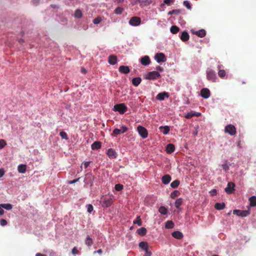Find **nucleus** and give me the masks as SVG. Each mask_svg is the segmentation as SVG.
<instances>
[{
  "label": "nucleus",
  "instance_id": "b1692460",
  "mask_svg": "<svg viewBox=\"0 0 256 256\" xmlns=\"http://www.w3.org/2000/svg\"><path fill=\"white\" fill-rule=\"evenodd\" d=\"M101 148V142H95L92 144V148L93 150H98Z\"/></svg>",
  "mask_w": 256,
  "mask_h": 256
},
{
  "label": "nucleus",
  "instance_id": "a19ab883",
  "mask_svg": "<svg viewBox=\"0 0 256 256\" xmlns=\"http://www.w3.org/2000/svg\"><path fill=\"white\" fill-rule=\"evenodd\" d=\"M180 194V192L177 190H175L173 192H172L170 194V197L172 198H175L178 196Z\"/></svg>",
  "mask_w": 256,
  "mask_h": 256
},
{
  "label": "nucleus",
  "instance_id": "a211bd4d",
  "mask_svg": "<svg viewBox=\"0 0 256 256\" xmlns=\"http://www.w3.org/2000/svg\"><path fill=\"white\" fill-rule=\"evenodd\" d=\"M162 182L164 184H168L171 180V176L169 174H166L162 177Z\"/></svg>",
  "mask_w": 256,
  "mask_h": 256
},
{
  "label": "nucleus",
  "instance_id": "c85d7f7f",
  "mask_svg": "<svg viewBox=\"0 0 256 256\" xmlns=\"http://www.w3.org/2000/svg\"><path fill=\"white\" fill-rule=\"evenodd\" d=\"M85 244L88 246H91L93 244V240L92 238L90 237V236H87Z\"/></svg>",
  "mask_w": 256,
  "mask_h": 256
},
{
  "label": "nucleus",
  "instance_id": "37998d69",
  "mask_svg": "<svg viewBox=\"0 0 256 256\" xmlns=\"http://www.w3.org/2000/svg\"><path fill=\"white\" fill-rule=\"evenodd\" d=\"M147 246H148V244L146 242H142L139 244V247L142 250L146 249Z\"/></svg>",
  "mask_w": 256,
  "mask_h": 256
},
{
  "label": "nucleus",
  "instance_id": "7c9ffc66",
  "mask_svg": "<svg viewBox=\"0 0 256 256\" xmlns=\"http://www.w3.org/2000/svg\"><path fill=\"white\" fill-rule=\"evenodd\" d=\"M170 30L172 34H176L179 32L180 28L176 26H172L170 28Z\"/></svg>",
  "mask_w": 256,
  "mask_h": 256
},
{
  "label": "nucleus",
  "instance_id": "f03ea898",
  "mask_svg": "<svg viewBox=\"0 0 256 256\" xmlns=\"http://www.w3.org/2000/svg\"><path fill=\"white\" fill-rule=\"evenodd\" d=\"M206 78L208 80L212 82H216L217 80V76L216 72L210 68H208L206 71Z\"/></svg>",
  "mask_w": 256,
  "mask_h": 256
},
{
  "label": "nucleus",
  "instance_id": "aec40b11",
  "mask_svg": "<svg viewBox=\"0 0 256 256\" xmlns=\"http://www.w3.org/2000/svg\"><path fill=\"white\" fill-rule=\"evenodd\" d=\"M180 39L183 42H186L188 40L190 36L188 32L184 31L180 36Z\"/></svg>",
  "mask_w": 256,
  "mask_h": 256
},
{
  "label": "nucleus",
  "instance_id": "f8f14e48",
  "mask_svg": "<svg viewBox=\"0 0 256 256\" xmlns=\"http://www.w3.org/2000/svg\"><path fill=\"white\" fill-rule=\"evenodd\" d=\"M106 154L109 158L111 159L116 158L117 156V154L116 152L112 148L108 149Z\"/></svg>",
  "mask_w": 256,
  "mask_h": 256
},
{
  "label": "nucleus",
  "instance_id": "c756f323",
  "mask_svg": "<svg viewBox=\"0 0 256 256\" xmlns=\"http://www.w3.org/2000/svg\"><path fill=\"white\" fill-rule=\"evenodd\" d=\"M225 208L224 203H216L214 205V208L218 210H223Z\"/></svg>",
  "mask_w": 256,
  "mask_h": 256
},
{
  "label": "nucleus",
  "instance_id": "49530a36",
  "mask_svg": "<svg viewBox=\"0 0 256 256\" xmlns=\"http://www.w3.org/2000/svg\"><path fill=\"white\" fill-rule=\"evenodd\" d=\"M184 5L188 10L192 9L191 4L188 0H184L183 2Z\"/></svg>",
  "mask_w": 256,
  "mask_h": 256
},
{
  "label": "nucleus",
  "instance_id": "a878e982",
  "mask_svg": "<svg viewBox=\"0 0 256 256\" xmlns=\"http://www.w3.org/2000/svg\"><path fill=\"white\" fill-rule=\"evenodd\" d=\"M26 165L21 164L18 166V170L20 173L24 174L26 171Z\"/></svg>",
  "mask_w": 256,
  "mask_h": 256
},
{
  "label": "nucleus",
  "instance_id": "e433bc0d",
  "mask_svg": "<svg viewBox=\"0 0 256 256\" xmlns=\"http://www.w3.org/2000/svg\"><path fill=\"white\" fill-rule=\"evenodd\" d=\"M180 184V180H174L170 184V186L172 188H176L177 187H178Z\"/></svg>",
  "mask_w": 256,
  "mask_h": 256
},
{
  "label": "nucleus",
  "instance_id": "69168bd1",
  "mask_svg": "<svg viewBox=\"0 0 256 256\" xmlns=\"http://www.w3.org/2000/svg\"><path fill=\"white\" fill-rule=\"evenodd\" d=\"M32 2L34 4L37 6L39 4L40 0H32Z\"/></svg>",
  "mask_w": 256,
  "mask_h": 256
},
{
  "label": "nucleus",
  "instance_id": "58836bf2",
  "mask_svg": "<svg viewBox=\"0 0 256 256\" xmlns=\"http://www.w3.org/2000/svg\"><path fill=\"white\" fill-rule=\"evenodd\" d=\"M159 212L162 214H166L168 213V210L163 206H161L158 210Z\"/></svg>",
  "mask_w": 256,
  "mask_h": 256
},
{
  "label": "nucleus",
  "instance_id": "e2e57ef3",
  "mask_svg": "<svg viewBox=\"0 0 256 256\" xmlns=\"http://www.w3.org/2000/svg\"><path fill=\"white\" fill-rule=\"evenodd\" d=\"M180 10H174V14L178 15L180 13Z\"/></svg>",
  "mask_w": 256,
  "mask_h": 256
},
{
  "label": "nucleus",
  "instance_id": "72a5a7b5",
  "mask_svg": "<svg viewBox=\"0 0 256 256\" xmlns=\"http://www.w3.org/2000/svg\"><path fill=\"white\" fill-rule=\"evenodd\" d=\"M0 206L6 210H11L12 208V206L11 204H0Z\"/></svg>",
  "mask_w": 256,
  "mask_h": 256
},
{
  "label": "nucleus",
  "instance_id": "5fc2aeb1",
  "mask_svg": "<svg viewBox=\"0 0 256 256\" xmlns=\"http://www.w3.org/2000/svg\"><path fill=\"white\" fill-rule=\"evenodd\" d=\"M175 0H164V3L167 5H170L172 3H173Z\"/></svg>",
  "mask_w": 256,
  "mask_h": 256
},
{
  "label": "nucleus",
  "instance_id": "bb28decb",
  "mask_svg": "<svg viewBox=\"0 0 256 256\" xmlns=\"http://www.w3.org/2000/svg\"><path fill=\"white\" fill-rule=\"evenodd\" d=\"M250 204L251 206H256V196H252L249 198Z\"/></svg>",
  "mask_w": 256,
  "mask_h": 256
},
{
  "label": "nucleus",
  "instance_id": "774afa93",
  "mask_svg": "<svg viewBox=\"0 0 256 256\" xmlns=\"http://www.w3.org/2000/svg\"><path fill=\"white\" fill-rule=\"evenodd\" d=\"M156 70L160 72H162L164 68L162 66H158L156 68Z\"/></svg>",
  "mask_w": 256,
  "mask_h": 256
},
{
  "label": "nucleus",
  "instance_id": "ddd939ff",
  "mask_svg": "<svg viewBox=\"0 0 256 256\" xmlns=\"http://www.w3.org/2000/svg\"><path fill=\"white\" fill-rule=\"evenodd\" d=\"M150 60L148 56H145L140 60V62L144 66H147L150 64Z\"/></svg>",
  "mask_w": 256,
  "mask_h": 256
},
{
  "label": "nucleus",
  "instance_id": "0e129e2a",
  "mask_svg": "<svg viewBox=\"0 0 256 256\" xmlns=\"http://www.w3.org/2000/svg\"><path fill=\"white\" fill-rule=\"evenodd\" d=\"M50 256H58V255L55 252L51 250L50 252Z\"/></svg>",
  "mask_w": 256,
  "mask_h": 256
},
{
  "label": "nucleus",
  "instance_id": "4468645a",
  "mask_svg": "<svg viewBox=\"0 0 256 256\" xmlns=\"http://www.w3.org/2000/svg\"><path fill=\"white\" fill-rule=\"evenodd\" d=\"M165 97H166V98H168L169 97V95H168V92H163L159 93L156 96V98L157 100H164Z\"/></svg>",
  "mask_w": 256,
  "mask_h": 256
},
{
  "label": "nucleus",
  "instance_id": "f3484780",
  "mask_svg": "<svg viewBox=\"0 0 256 256\" xmlns=\"http://www.w3.org/2000/svg\"><path fill=\"white\" fill-rule=\"evenodd\" d=\"M175 150L174 145L172 144H169L166 146V152L168 154H172Z\"/></svg>",
  "mask_w": 256,
  "mask_h": 256
},
{
  "label": "nucleus",
  "instance_id": "39448f33",
  "mask_svg": "<svg viewBox=\"0 0 256 256\" xmlns=\"http://www.w3.org/2000/svg\"><path fill=\"white\" fill-rule=\"evenodd\" d=\"M224 132L230 136H234L236 132V128L231 124H228L225 127Z\"/></svg>",
  "mask_w": 256,
  "mask_h": 256
},
{
  "label": "nucleus",
  "instance_id": "393cba45",
  "mask_svg": "<svg viewBox=\"0 0 256 256\" xmlns=\"http://www.w3.org/2000/svg\"><path fill=\"white\" fill-rule=\"evenodd\" d=\"M142 80L140 77L134 78L132 80V84L135 86H138Z\"/></svg>",
  "mask_w": 256,
  "mask_h": 256
},
{
  "label": "nucleus",
  "instance_id": "ea45409f",
  "mask_svg": "<svg viewBox=\"0 0 256 256\" xmlns=\"http://www.w3.org/2000/svg\"><path fill=\"white\" fill-rule=\"evenodd\" d=\"M182 199L181 198L177 199L174 204V206L176 208H179L180 206L182 205Z\"/></svg>",
  "mask_w": 256,
  "mask_h": 256
},
{
  "label": "nucleus",
  "instance_id": "4c0bfd02",
  "mask_svg": "<svg viewBox=\"0 0 256 256\" xmlns=\"http://www.w3.org/2000/svg\"><path fill=\"white\" fill-rule=\"evenodd\" d=\"M122 134V130L118 128H114L113 130L112 136H116L118 134Z\"/></svg>",
  "mask_w": 256,
  "mask_h": 256
},
{
  "label": "nucleus",
  "instance_id": "c03bdc74",
  "mask_svg": "<svg viewBox=\"0 0 256 256\" xmlns=\"http://www.w3.org/2000/svg\"><path fill=\"white\" fill-rule=\"evenodd\" d=\"M134 223L138 224V226H142V222L140 216H137L136 220L134 221Z\"/></svg>",
  "mask_w": 256,
  "mask_h": 256
},
{
  "label": "nucleus",
  "instance_id": "09e8293b",
  "mask_svg": "<svg viewBox=\"0 0 256 256\" xmlns=\"http://www.w3.org/2000/svg\"><path fill=\"white\" fill-rule=\"evenodd\" d=\"M102 21V19L101 17L98 16L96 18H94L93 20V22L94 24H98Z\"/></svg>",
  "mask_w": 256,
  "mask_h": 256
},
{
  "label": "nucleus",
  "instance_id": "de8ad7c7",
  "mask_svg": "<svg viewBox=\"0 0 256 256\" xmlns=\"http://www.w3.org/2000/svg\"><path fill=\"white\" fill-rule=\"evenodd\" d=\"M60 135L62 138L65 139L66 140H68V135H67L66 133L65 132H60Z\"/></svg>",
  "mask_w": 256,
  "mask_h": 256
},
{
  "label": "nucleus",
  "instance_id": "052dcab7",
  "mask_svg": "<svg viewBox=\"0 0 256 256\" xmlns=\"http://www.w3.org/2000/svg\"><path fill=\"white\" fill-rule=\"evenodd\" d=\"M210 193L212 196H216V190L214 189L210 192Z\"/></svg>",
  "mask_w": 256,
  "mask_h": 256
},
{
  "label": "nucleus",
  "instance_id": "5701e85b",
  "mask_svg": "<svg viewBox=\"0 0 256 256\" xmlns=\"http://www.w3.org/2000/svg\"><path fill=\"white\" fill-rule=\"evenodd\" d=\"M196 36L200 38L204 37L206 34V32L204 30L202 29L194 32Z\"/></svg>",
  "mask_w": 256,
  "mask_h": 256
},
{
  "label": "nucleus",
  "instance_id": "338daca9",
  "mask_svg": "<svg viewBox=\"0 0 256 256\" xmlns=\"http://www.w3.org/2000/svg\"><path fill=\"white\" fill-rule=\"evenodd\" d=\"M4 174V171L3 169H0V178L2 177Z\"/></svg>",
  "mask_w": 256,
  "mask_h": 256
},
{
  "label": "nucleus",
  "instance_id": "9b49d317",
  "mask_svg": "<svg viewBox=\"0 0 256 256\" xmlns=\"http://www.w3.org/2000/svg\"><path fill=\"white\" fill-rule=\"evenodd\" d=\"M210 91L208 88H204L200 90L201 96L204 98H208L210 96Z\"/></svg>",
  "mask_w": 256,
  "mask_h": 256
},
{
  "label": "nucleus",
  "instance_id": "2f4dec72",
  "mask_svg": "<svg viewBox=\"0 0 256 256\" xmlns=\"http://www.w3.org/2000/svg\"><path fill=\"white\" fill-rule=\"evenodd\" d=\"M74 16L76 18H80L82 16V14L80 10L77 9L76 10L74 14Z\"/></svg>",
  "mask_w": 256,
  "mask_h": 256
},
{
  "label": "nucleus",
  "instance_id": "a18cd8bd",
  "mask_svg": "<svg viewBox=\"0 0 256 256\" xmlns=\"http://www.w3.org/2000/svg\"><path fill=\"white\" fill-rule=\"evenodd\" d=\"M114 188H115V190H116L120 191L123 189L124 186L122 184H116Z\"/></svg>",
  "mask_w": 256,
  "mask_h": 256
},
{
  "label": "nucleus",
  "instance_id": "79ce46f5",
  "mask_svg": "<svg viewBox=\"0 0 256 256\" xmlns=\"http://www.w3.org/2000/svg\"><path fill=\"white\" fill-rule=\"evenodd\" d=\"M226 74V73L224 70H220L218 72V75L220 78H223Z\"/></svg>",
  "mask_w": 256,
  "mask_h": 256
},
{
  "label": "nucleus",
  "instance_id": "bf43d9fd",
  "mask_svg": "<svg viewBox=\"0 0 256 256\" xmlns=\"http://www.w3.org/2000/svg\"><path fill=\"white\" fill-rule=\"evenodd\" d=\"M144 250L146 252L145 254H146L148 253L150 254V256H151L152 253L148 251V246H146V249H144Z\"/></svg>",
  "mask_w": 256,
  "mask_h": 256
},
{
  "label": "nucleus",
  "instance_id": "6ab92c4d",
  "mask_svg": "<svg viewBox=\"0 0 256 256\" xmlns=\"http://www.w3.org/2000/svg\"><path fill=\"white\" fill-rule=\"evenodd\" d=\"M172 235L175 238L178 240L182 239L184 236L183 234L179 231L174 232H172Z\"/></svg>",
  "mask_w": 256,
  "mask_h": 256
},
{
  "label": "nucleus",
  "instance_id": "dca6fc26",
  "mask_svg": "<svg viewBox=\"0 0 256 256\" xmlns=\"http://www.w3.org/2000/svg\"><path fill=\"white\" fill-rule=\"evenodd\" d=\"M119 72L124 74H128L130 70L128 66H121L118 68Z\"/></svg>",
  "mask_w": 256,
  "mask_h": 256
},
{
  "label": "nucleus",
  "instance_id": "864d4df0",
  "mask_svg": "<svg viewBox=\"0 0 256 256\" xmlns=\"http://www.w3.org/2000/svg\"><path fill=\"white\" fill-rule=\"evenodd\" d=\"M7 221L4 219H2L0 220V224L2 226H5L7 224Z\"/></svg>",
  "mask_w": 256,
  "mask_h": 256
},
{
  "label": "nucleus",
  "instance_id": "8fccbe9b",
  "mask_svg": "<svg viewBox=\"0 0 256 256\" xmlns=\"http://www.w3.org/2000/svg\"><path fill=\"white\" fill-rule=\"evenodd\" d=\"M86 208H87V211L89 213L92 212L93 210V206L90 204H87Z\"/></svg>",
  "mask_w": 256,
  "mask_h": 256
},
{
  "label": "nucleus",
  "instance_id": "c9c22d12",
  "mask_svg": "<svg viewBox=\"0 0 256 256\" xmlns=\"http://www.w3.org/2000/svg\"><path fill=\"white\" fill-rule=\"evenodd\" d=\"M124 8L118 6L114 10V13L116 14H121L124 12Z\"/></svg>",
  "mask_w": 256,
  "mask_h": 256
},
{
  "label": "nucleus",
  "instance_id": "2eb2a0df",
  "mask_svg": "<svg viewBox=\"0 0 256 256\" xmlns=\"http://www.w3.org/2000/svg\"><path fill=\"white\" fill-rule=\"evenodd\" d=\"M117 57L114 55H110L108 56V63L112 65H114L117 62Z\"/></svg>",
  "mask_w": 256,
  "mask_h": 256
},
{
  "label": "nucleus",
  "instance_id": "6e6d98bb",
  "mask_svg": "<svg viewBox=\"0 0 256 256\" xmlns=\"http://www.w3.org/2000/svg\"><path fill=\"white\" fill-rule=\"evenodd\" d=\"M120 130H122V132L123 134L128 131V128L126 126H121Z\"/></svg>",
  "mask_w": 256,
  "mask_h": 256
},
{
  "label": "nucleus",
  "instance_id": "f257e3e1",
  "mask_svg": "<svg viewBox=\"0 0 256 256\" xmlns=\"http://www.w3.org/2000/svg\"><path fill=\"white\" fill-rule=\"evenodd\" d=\"M113 110L118 112L120 114H122L128 110V108L124 103L119 104L114 106Z\"/></svg>",
  "mask_w": 256,
  "mask_h": 256
},
{
  "label": "nucleus",
  "instance_id": "603ef678",
  "mask_svg": "<svg viewBox=\"0 0 256 256\" xmlns=\"http://www.w3.org/2000/svg\"><path fill=\"white\" fill-rule=\"evenodd\" d=\"M222 168L225 171H227L229 170V166L228 164L227 163H225L222 164Z\"/></svg>",
  "mask_w": 256,
  "mask_h": 256
},
{
  "label": "nucleus",
  "instance_id": "20e7f679",
  "mask_svg": "<svg viewBox=\"0 0 256 256\" xmlns=\"http://www.w3.org/2000/svg\"><path fill=\"white\" fill-rule=\"evenodd\" d=\"M138 132L140 136L143 138H146L148 136L147 130L144 126H139L137 128Z\"/></svg>",
  "mask_w": 256,
  "mask_h": 256
},
{
  "label": "nucleus",
  "instance_id": "6e6552de",
  "mask_svg": "<svg viewBox=\"0 0 256 256\" xmlns=\"http://www.w3.org/2000/svg\"><path fill=\"white\" fill-rule=\"evenodd\" d=\"M233 214L240 216L245 217L248 216L250 214V212L249 210H235L233 211Z\"/></svg>",
  "mask_w": 256,
  "mask_h": 256
},
{
  "label": "nucleus",
  "instance_id": "cd10ccee",
  "mask_svg": "<svg viewBox=\"0 0 256 256\" xmlns=\"http://www.w3.org/2000/svg\"><path fill=\"white\" fill-rule=\"evenodd\" d=\"M146 229L145 228L142 227L138 230L137 232L138 234L142 236H144L146 234Z\"/></svg>",
  "mask_w": 256,
  "mask_h": 256
},
{
  "label": "nucleus",
  "instance_id": "473e14b6",
  "mask_svg": "<svg viewBox=\"0 0 256 256\" xmlns=\"http://www.w3.org/2000/svg\"><path fill=\"white\" fill-rule=\"evenodd\" d=\"M174 226V223L172 220H168L166 222L165 227L166 228H172Z\"/></svg>",
  "mask_w": 256,
  "mask_h": 256
},
{
  "label": "nucleus",
  "instance_id": "3c124183",
  "mask_svg": "<svg viewBox=\"0 0 256 256\" xmlns=\"http://www.w3.org/2000/svg\"><path fill=\"white\" fill-rule=\"evenodd\" d=\"M6 144V142L4 140H0V149L2 148Z\"/></svg>",
  "mask_w": 256,
  "mask_h": 256
},
{
  "label": "nucleus",
  "instance_id": "412c9836",
  "mask_svg": "<svg viewBox=\"0 0 256 256\" xmlns=\"http://www.w3.org/2000/svg\"><path fill=\"white\" fill-rule=\"evenodd\" d=\"M160 130L164 134H167L169 133L170 128L168 126H161L160 127Z\"/></svg>",
  "mask_w": 256,
  "mask_h": 256
},
{
  "label": "nucleus",
  "instance_id": "7ed1b4c3",
  "mask_svg": "<svg viewBox=\"0 0 256 256\" xmlns=\"http://www.w3.org/2000/svg\"><path fill=\"white\" fill-rule=\"evenodd\" d=\"M160 77V74L157 71H152L148 72L145 78L146 80H156Z\"/></svg>",
  "mask_w": 256,
  "mask_h": 256
},
{
  "label": "nucleus",
  "instance_id": "0eeeda50",
  "mask_svg": "<svg viewBox=\"0 0 256 256\" xmlns=\"http://www.w3.org/2000/svg\"><path fill=\"white\" fill-rule=\"evenodd\" d=\"M235 184L232 182H229L227 186L225 188V191L228 194H231L233 193L234 190Z\"/></svg>",
  "mask_w": 256,
  "mask_h": 256
},
{
  "label": "nucleus",
  "instance_id": "680f3d73",
  "mask_svg": "<svg viewBox=\"0 0 256 256\" xmlns=\"http://www.w3.org/2000/svg\"><path fill=\"white\" fill-rule=\"evenodd\" d=\"M90 162H84L82 164L84 166V168H87Z\"/></svg>",
  "mask_w": 256,
  "mask_h": 256
},
{
  "label": "nucleus",
  "instance_id": "f704fd0d",
  "mask_svg": "<svg viewBox=\"0 0 256 256\" xmlns=\"http://www.w3.org/2000/svg\"><path fill=\"white\" fill-rule=\"evenodd\" d=\"M198 115H196V112L194 111H191L190 112L188 113L186 116L185 118L187 119H190L194 116H198Z\"/></svg>",
  "mask_w": 256,
  "mask_h": 256
},
{
  "label": "nucleus",
  "instance_id": "4d7b16f0",
  "mask_svg": "<svg viewBox=\"0 0 256 256\" xmlns=\"http://www.w3.org/2000/svg\"><path fill=\"white\" fill-rule=\"evenodd\" d=\"M72 253L73 254H77L79 253L78 250H77V248L76 247H74L72 250Z\"/></svg>",
  "mask_w": 256,
  "mask_h": 256
},
{
  "label": "nucleus",
  "instance_id": "13d9d810",
  "mask_svg": "<svg viewBox=\"0 0 256 256\" xmlns=\"http://www.w3.org/2000/svg\"><path fill=\"white\" fill-rule=\"evenodd\" d=\"M80 178H76V179H75V180H72L69 181V182H68V184H74V183H75V182H78V181L80 180Z\"/></svg>",
  "mask_w": 256,
  "mask_h": 256
},
{
  "label": "nucleus",
  "instance_id": "9d476101",
  "mask_svg": "<svg viewBox=\"0 0 256 256\" xmlns=\"http://www.w3.org/2000/svg\"><path fill=\"white\" fill-rule=\"evenodd\" d=\"M154 58L158 62H164L166 60V58L163 53H158L155 56Z\"/></svg>",
  "mask_w": 256,
  "mask_h": 256
},
{
  "label": "nucleus",
  "instance_id": "1a4fd4ad",
  "mask_svg": "<svg viewBox=\"0 0 256 256\" xmlns=\"http://www.w3.org/2000/svg\"><path fill=\"white\" fill-rule=\"evenodd\" d=\"M102 200L103 207L110 206L112 204V198H102Z\"/></svg>",
  "mask_w": 256,
  "mask_h": 256
},
{
  "label": "nucleus",
  "instance_id": "4be33fe9",
  "mask_svg": "<svg viewBox=\"0 0 256 256\" xmlns=\"http://www.w3.org/2000/svg\"><path fill=\"white\" fill-rule=\"evenodd\" d=\"M93 180V176L92 174H86L84 180V182L86 184H92Z\"/></svg>",
  "mask_w": 256,
  "mask_h": 256
},
{
  "label": "nucleus",
  "instance_id": "423d86ee",
  "mask_svg": "<svg viewBox=\"0 0 256 256\" xmlns=\"http://www.w3.org/2000/svg\"><path fill=\"white\" fill-rule=\"evenodd\" d=\"M141 23V19L140 17L138 16H133L132 17L130 21L129 24L132 26H139Z\"/></svg>",
  "mask_w": 256,
  "mask_h": 256
}]
</instances>
